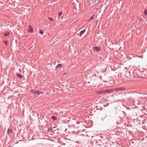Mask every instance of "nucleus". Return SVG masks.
<instances>
[{"mask_svg":"<svg viewBox=\"0 0 147 147\" xmlns=\"http://www.w3.org/2000/svg\"><path fill=\"white\" fill-rule=\"evenodd\" d=\"M86 29L83 30L80 32L79 33L80 34H79L80 36H81L82 35L84 34L86 31Z\"/></svg>","mask_w":147,"mask_h":147,"instance_id":"nucleus-4","label":"nucleus"},{"mask_svg":"<svg viewBox=\"0 0 147 147\" xmlns=\"http://www.w3.org/2000/svg\"><path fill=\"white\" fill-rule=\"evenodd\" d=\"M16 75L18 76V78L19 79H21L22 78V74L17 73L16 74Z\"/></svg>","mask_w":147,"mask_h":147,"instance_id":"nucleus-5","label":"nucleus"},{"mask_svg":"<svg viewBox=\"0 0 147 147\" xmlns=\"http://www.w3.org/2000/svg\"><path fill=\"white\" fill-rule=\"evenodd\" d=\"M12 132V130L11 129H10L9 128L7 130V133L8 134L10 133H11Z\"/></svg>","mask_w":147,"mask_h":147,"instance_id":"nucleus-8","label":"nucleus"},{"mask_svg":"<svg viewBox=\"0 0 147 147\" xmlns=\"http://www.w3.org/2000/svg\"><path fill=\"white\" fill-rule=\"evenodd\" d=\"M144 13L145 15L146 16H147V9H145L144 11Z\"/></svg>","mask_w":147,"mask_h":147,"instance_id":"nucleus-12","label":"nucleus"},{"mask_svg":"<svg viewBox=\"0 0 147 147\" xmlns=\"http://www.w3.org/2000/svg\"><path fill=\"white\" fill-rule=\"evenodd\" d=\"M49 19L51 21H52L53 20V18H51L49 17Z\"/></svg>","mask_w":147,"mask_h":147,"instance_id":"nucleus-17","label":"nucleus"},{"mask_svg":"<svg viewBox=\"0 0 147 147\" xmlns=\"http://www.w3.org/2000/svg\"><path fill=\"white\" fill-rule=\"evenodd\" d=\"M51 130V128L50 129H48V131L50 132Z\"/></svg>","mask_w":147,"mask_h":147,"instance_id":"nucleus-19","label":"nucleus"},{"mask_svg":"<svg viewBox=\"0 0 147 147\" xmlns=\"http://www.w3.org/2000/svg\"><path fill=\"white\" fill-rule=\"evenodd\" d=\"M36 90H32L30 91L31 92H32L33 94H35Z\"/></svg>","mask_w":147,"mask_h":147,"instance_id":"nucleus-14","label":"nucleus"},{"mask_svg":"<svg viewBox=\"0 0 147 147\" xmlns=\"http://www.w3.org/2000/svg\"><path fill=\"white\" fill-rule=\"evenodd\" d=\"M4 42L5 44L6 45H7V41H4Z\"/></svg>","mask_w":147,"mask_h":147,"instance_id":"nucleus-18","label":"nucleus"},{"mask_svg":"<svg viewBox=\"0 0 147 147\" xmlns=\"http://www.w3.org/2000/svg\"><path fill=\"white\" fill-rule=\"evenodd\" d=\"M29 29H28V32L30 33H32L33 32V29L31 25L29 26Z\"/></svg>","mask_w":147,"mask_h":147,"instance_id":"nucleus-3","label":"nucleus"},{"mask_svg":"<svg viewBox=\"0 0 147 147\" xmlns=\"http://www.w3.org/2000/svg\"><path fill=\"white\" fill-rule=\"evenodd\" d=\"M114 90V89H111L110 90H106L105 91L107 92H112Z\"/></svg>","mask_w":147,"mask_h":147,"instance_id":"nucleus-7","label":"nucleus"},{"mask_svg":"<svg viewBox=\"0 0 147 147\" xmlns=\"http://www.w3.org/2000/svg\"><path fill=\"white\" fill-rule=\"evenodd\" d=\"M116 91H122L125 90V88L124 87H119L114 89Z\"/></svg>","mask_w":147,"mask_h":147,"instance_id":"nucleus-1","label":"nucleus"},{"mask_svg":"<svg viewBox=\"0 0 147 147\" xmlns=\"http://www.w3.org/2000/svg\"><path fill=\"white\" fill-rule=\"evenodd\" d=\"M62 65L61 64H58L56 67L57 69L61 67V66Z\"/></svg>","mask_w":147,"mask_h":147,"instance_id":"nucleus-9","label":"nucleus"},{"mask_svg":"<svg viewBox=\"0 0 147 147\" xmlns=\"http://www.w3.org/2000/svg\"><path fill=\"white\" fill-rule=\"evenodd\" d=\"M9 34V33L8 32H7L5 33L4 35V36H6L8 35Z\"/></svg>","mask_w":147,"mask_h":147,"instance_id":"nucleus-10","label":"nucleus"},{"mask_svg":"<svg viewBox=\"0 0 147 147\" xmlns=\"http://www.w3.org/2000/svg\"><path fill=\"white\" fill-rule=\"evenodd\" d=\"M92 49H93L94 51H95L97 52H98L100 51L101 50V49L100 48L97 47H92Z\"/></svg>","mask_w":147,"mask_h":147,"instance_id":"nucleus-2","label":"nucleus"},{"mask_svg":"<svg viewBox=\"0 0 147 147\" xmlns=\"http://www.w3.org/2000/svg\"><path fill=\"white\" fill-rule=\"evenodd\" d=\"M62 12L61 11H60L58 13V18H59V17L62 14Z\"/></svg>","mask_w":147,"mask_h":147,"instance_id":"nucleus-13","label":"nucleus"},{"mask_svg":"<svg viewBox=\"0 0 147 147\" xmlns=\"http://www.w3.org/2000/svg\"><path fill=\"white\" fill-rule=\"evenodd\" d=\"M93 18H94V16H93L90 18L89 19V20H92L93 19Z\"/></svg>","mask_w":147,"mask_h":147,"instance_id":"nucleus-16","label":"nucleus"},{"mask_svg":"<svg viewBox=\"0 0 147 147\" xmlns=\"http://www.w3.org/2000/svg\"><path fill=\"white\" fill-rule=\"evenodd\" d=\"M121 95V94H118V95Z\"/></svg>","mask_w":147,"mask_h":147,"instance_id":"nucleus-20","label":"nucleus"},{"mask_svg":"<svg viewBox=\"0 0 147 147\" xmlns=\"http://www.w3.org/2000/svg\"><path fill=\"white\" fill-rule=\"evenodd\" d=\"M35 93V94L37 95L38 96L40 95L41 94H42V93L40 92L38 90H36Z\"/></svg>","mask_w":147,"mask_h":147,"instance_id":"nucleus-6","label":"nucleus"},{"mask_svg":"<svg viewBox=\"0 0 147 147\" xmlns=\"http://www.w3.org/2000/svg\"><path fill=\"white\" fill-rule=\"evenodd\" d=\"M51 118L54 120H56L57 119V118L56 117L54 116H52Z\"/></svg>","mask_w":147,"mask_h":147,"instance_id":"nucleus-11","label":"nucleus"},{"mask_svg":"<svg viewBox=\"0 0 147 147\" xmlns=\"http://www.w3.org/2000/svg\"><path fill=\"white\" fill-rule=\"evenodd\" d=\"M39 33L40 34H41L42 35H43V32L41 30H39Z\"/></svg>","mask_w":147,"mask_h":147,"instance_id":"nucleus-15","label":"nucleus"}]
</instances>
